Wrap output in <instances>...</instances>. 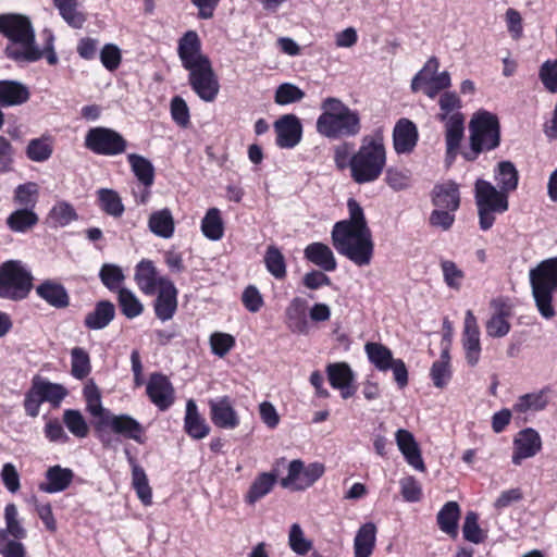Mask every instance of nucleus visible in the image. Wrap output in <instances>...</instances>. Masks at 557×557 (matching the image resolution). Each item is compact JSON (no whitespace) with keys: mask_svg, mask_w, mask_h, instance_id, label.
<instances>
[{"mask_svg":"<svg viewBox=\"0 0 557 557\" xmlns=\"http://www.w3.org/2000/svg\"><path fill=\"white\" fill-rule=\"evenodd\" d=\"M85 147L97 154L117 156L126 150L127 143L114 129L94 127L85 136Z\"/></svg>","mask_w":557,"mask_h":557,"instance_id":"obj_11","label":"nucleus"},{"mask_svg":"<svg viewBox=\"0 0 557 557\" xmlns=\"http://www.w3.org/2000/svg\"><path fill=\"white\" fill-rule=\"evenodd\" d=\"M510 323L504 312H497L486 323V333L491 337H504L510 331Z\"/></svg>","mask_w":557,"mask_h":557,"instance_id":"obj_63","label":"nucleus"},{"mask_svg":"<svg viewBox=\"0 0 557 557\" xmlns=\"http://www.w3.org/2000/svg\"><path fill=\"white\" fill-rule=\"evenodd\" d=\"M460 518V507L457 502L446 503L437 513L436 520L438 528L444 533L456 537L458 534V520Z\"/></svg>","mask_w":557,"mask_h":557,"instance_id":"obj_36","label":"nucleus"},{"mask_svg":"<svg viewBox=\"0 0 557 557\" xmlns=\"http://www.w3.org/2000/svg\"><path fill=\"white\" fill-rule=\"evenodd\" d=\"M288 544L292 550L298 555H306L312 547V543L306 539L301 527L294 523L288 534Z\"/></svg>","mask_w":557,"mask_h":557,"instance_id":"obj_59","label":"nucleus"},{"mask_svg":"<svg viewBox=\"0 0 557 557\" xmlns=\"http://www.w3.org/2000/svg\"><path fill=\"white\" fill-rule=\"evenodd\" d=\"M304 256L309 262L326 272H332L337 267L332 249L320 242L309 244L304 250Z\"/></svg>","mask_w":557,"mask_h":557,"instance_id":"obj_27","label":"nucleus"},{"mask_svg":"<svg viewBox=\"0 0 557 557\" xmlns=\"http://www.w3.org/2000/svg\"><path fill=\"white\" fill-rule=\"evenodd\" d=\"M276 145L280 148L292 149L302 137V125L295 114H285L274 123Z\"/></svg>","mask_w":557,"mask_h":557,"instance_id":"obj_13","label":"nucleus"},{"mask_svg":"<svg viewBox=\"0 0 557 557\" xmlns=\"http://www.w3.org/2000/svg\"><path fill=\"white\" fill-rule=\"evenodd\" d=\"M474 199L482 231L490 230L495 222L496 214H502L509 208L508 194L482 178L475 181Z\"/></svg>","mask_w":557,"mask_h":557,"instance_id":"obj_8","label":"nucleus"},{"mask_svg":"<svg viewBox=\"0 0 557 557\" xmlns=\"http://www.w3.org/2000/svg\"><path fill=\"white\" fill-rule=\"evenodd\" d=\"M102 210L114 218H119L124 212V205L121 197L112 189H100L98 191Z\"/></svg>","mask_w":557,"mask_h":557,"instance_id":"obj_53","label":"nucleus"},{"mask_svg":"<svg viewBox=\"0 0 557 557\" xmlns=\"http://www.w3.org/2000/svg\"><path fill=\"white\" fill-rule=\"evenodd\" d=\"M39 221L37 213L29 208H21L13 211L7 218L8 227L14 233H26Z\"/></svg>","mask_w":557,"mask_h":557,"instance_id":"obj_38","label":"nucleus"},{"mask_svg":"<svg viewBox=\"0 0 557 557\" xmlns=\"http://www.w3.org/2000/svg\"><path fill=\"white\" fill-rule=\"evenodd\" d=\"M430 375L433 384L438 388H443L448 384L451 377L448 349L442 350L440 359L432 364Z\"/></svg>","mask_w":557,"mask_h":557,"instance_id":"obj_45","label":"nucleus"},{"mask_svg":"<svg viewBox=\"0 0 557 557\" xmlns=\"http://www.w3.org/2000/svg\"><path fill=\"white\" fill-rule=\"evenodd\" d=\"M78 218L74 207L64 200L57 201L50 209L47 223L51 227H65Z\"/></svg>","mask_w":557,"mask_h":557,"instance_id":"obj_37","label":"nucleus"},{"mask_svg":"<svg viewBox=\"0 0 557 557\" xmlns=\"http://www.w3.org/2000/svg\"><path fill=\"white\" fill-rule=\"evenodd\" d=\"M36 294L48 305L54 308H65L70 304V297L65 287L55 281L46 280L36 287Z\"/></svg>","mask_w":557,"mask_h":557,"instance_id":"obj_28","label":"nucleus"},{"mask_svg":"<svg viewBox=\"0 0 557 557\" xmlns=\"http://www.w3.org/2000/svg\"><path fill=\"white\" fill-rule=\"evenodd\" d=\"M5 527L0 529V541L24 540L27 537V530L20 519L15 504H7L3 511Z\"/></svg>","mask_w":557,"mask_h":557,"instance_id":"obj_25","label":"nucleus"},{"mask_svg":"<svg viewBox=\"0 0 557 557\" xmlns=\"http://www.w3.org/2000/svg\"><path fill=\"white\" fill-rule=\"evenodd\" d=\"M209 408L210 418L218 428L233 430L239 425V417L228 396L209 400Z\"/></svg>","mask_w":557,"mask_h":557,"instance_id":"obj_17","label":"nucleus"},{"mask_svg":"<svg viewBox=\"0 0 557 557\" xmlns=\"http://www.w3.org/2000/svg\"><path fill=\"white\" fill-rule=\"evenodd\" d=\"M15 149L12 143L0 135V173H9L14 170Z\"/></svg>","mask_w":557,"mask_h":557,"instance_id":"obj_62","label":"nucleus"},{"mask_svg":"<svg viewBox=\"0 0 557 557\" xmlns=\"http://www.w3.org/2000/svg\"><path fill=\"white\" fill-rule=\"evenodd\" d=\"M117 302L122 313L127 319H135L139 317L144 311V305L135 295V293L128 288H123L119 290Z\"/></svg>","mask_w":557,"mask_h":557,"instance_id":"obj_46","label":"nucleus"},{"mask_svg":"<svg viewBox=\"0 0 557 557\" xmlns=\"http://www.w3.org/2000/svg\"><path fill=\"white\" fill-rule=\"evenodd\" d=\"M395 440L406 461L416 470L424 471L425 466L413 434L408 430L399 429L395 434Z\"/></svg>","mask_w":557,"mask_h":557,"instance_id":"obj_21","label":"nucleus"},{"mask_svg":"<svg viewBox=\"0 0 557 557\" xmlns=\"http://www.w3.org/2000/svg\"><path fill=\"white\" fill-rule=\"evenodd\" d=\"M33 380L44 401L58 406L67 394L66 389L61 384L48 382L39 376H35Z\"/></svg>","mask_w":557,"mask_h":557,"instance_id":"obj_49","label":"nucleus"},{"mask_svg":"<svg viewBox=\"0 0 557 557\" xmlns=\"http://www.w3.org/2000/svg\"><path fill=\"white\" fill-rule=\"evenodd\" d=\"M264 263L267 270L277 280L284 278L286 275V263L283 253L275 246H269L265 256Z\"/></svg>","mask_w":557,"mask_h":557,"instance_id":"obj_51","label":"nucleus"},{"mask_svg":"<svg viewBox=\"0 0 557 557\" xmlns=\"http://www.w3.org/2000/svg\"><path fill=\"white\" fill-rule=\"evenodd\" d=\"M185 432L195 440H201L209 435L210 426L206 419L198 412L196 401L188 399L184 418Z\"/></svg>","mask_w":557,"mask_h":557,"instance_id":"obj_26","label":"nucleus"},{"mask_svg":"<svg viewBox=\"0 0 557 557\" xmlns=\"http://www.w3.org/2000/svg\"><path fill=\"white\" fill-rule=\"evenodd\" d=\"M211 351L213 355L223 358L235 346V337L228 333L214 332L209 338Z\"/></svg>","mask_w":557,"mask_h":557,"instance_id":"obj_57","label":"nucleus"},{"mask_svg":"<svg viewBox=\"0 0 557 557\" xmlns=\"http://www.w3.org/2000/svg\"><path fill=\"white\" fill-rule=\"evenodd\" d=\"M376 540V527L372 522L359 528L354 540L355 557H370Z\"/></svg>","mask_w":557,"mask_h":557,"instance_id":"obj_33","label":"nucleus"},{"mask_svg":"<svg viewBox=\"0 0 557 557\" xmlns=\"http://www.w3.org/2000/svg\"><path fill=\"white\" fill-rule=\"evenodd\" d=\"M26 157L33 162H46L53 153V138L41 136L28 141L25 149Z\"/></svg>","mask_w":557,"mask_h":557,"instance_id":"obj_40","label":"nucleus"},{"mask_svg":"<svg viewBox=\"0 0 557 557\" xmlns=\"http://www.w3.org/2000/svg\"><path fill=\"white\" fill-rule=\"evenodd\" d=\"M101 423L109 426L113 433L138 444L146 442L145 428L129 414H107L102 418Z\"/></svg>","mask_w":557,"mask_h":557,"instance_id":"obj_12","label":"nucleus"},{"mask_svg":"<svg viewBox=\"0 0 557 557\" xmlns=\"http://www.w3.org/2000/svg\"><path fill=\"white\" fill-rule=\"evenodd\" d=\"M512 463L520 465L523 459L535 456L542 448L540 434L533 429H525L513 440Z\"/></svg>","mask_w":557,"mask_h":557,"instance_id":"obj_19","label":"nucleus"},{"mask_svg":"<svg viewBox=\"0 0 557 557\" xmlns=\"http://www.w3.org/2000/svg\"><path fill=\"white\" fill-rule=\"evenodd\" d=\"M386 160L384 132L380 127L364 135L358 150L351 154L350 177L357 184L375 182L382 175Z\"/></svg>","mask_w":557,"mask_h":557,"instance_id":"obj_5","label":"nucleus"},{"mask_svg":"<svg viewBox=\"0 0 557 557\" xmlns=\"http://www.w3.org/2000/svg\"><path fill=\"white\" fill-rule=\"evenodd\" d=\"M63 421L69 431L76 437L84 438L88 435V425L78 410H65Z\"/></svg>","mask_w":557,"mask_h":557,"instance_id":"obj_56","label":"nucleus"},{"mask_svg":"<svg viewBox=\"0 0 557 557\" xmlns=\"http://www.w3.org/2000/svg\"><path fill=\"white\" fill-rule=\"evenodd\" d=\"M451 85L450 74L447 71L441 72L437 75L430 76V78L422 79V87L420 90L431 99L435 98L441 90L449 88Z\"/></svg>","mask_w":557,"mask_h":557,"instance_id":"obj_54","label":"nucleus"},{"mask_svg":"<svg viewBox=\"0 0 557 557\" xmlns=\"http://www.w3.org/2000/svg\"><path fill=\"white\" fill-rule=\"evenodd\" d=\"M469 129L471 151L465 153L467 160L473 161L480 152L499 146L500 127L495 114L487 111L478 112L471 119Z\"/></svg>","mask_w":557,"mask_h":557,"instance_id":"obj_9","label":"nucleus"},{"mask_svg":"<svg viewBox=\"0 0 557 557\" xmlns=\"http://www.w3.org/2000/svg\"><path fill=\"white\" fill-rule=\"evenodd\" d=\"M462 533L467 541L479 544L483 542L484 535L478 523V515L473 511H469L465 518Z\"/></svg>","mask_w":557,"mask_h":557,"instance_id":"obj_61","label":"nucleus"},{"mask_svg":"<svg viewBox=\"0 0 557 557\" xmlns=\"http://www.w3.org/2000/svg\"><path fill=\"white\" fill-rule=\"evenodd\" d=\"M39 187L35 182L20 184L14 189V201L24 208L33 209L38 199Z\"/></svg>","mask_w":557,"mask_h":557,"instance_id":"obj_52","label":"nucleus"},{"mask_svg":"<svg viewBox=\"0 0 557 557\" xmlns=\"http://www.w3.org/2000/svg\"><path fill=\"white\" fill-rule=\"evenodd\" d=\"M549 393L550 388L546 386L537 392L521 395L515 403L513 410L519 413L544 410L548 405Z\"/></svg>","mask_w":557,"mask_h":557,"instance_id":"obj_34","label":"nucleus"},{"mask_svg":"<svg viewBox=\"0 0 557 557\" xmlns=\"http://www.w3.org/2000/svg\"><path fill=\"white\" fill-rule=\"evenodd\" d=\"M364 351L370 362L380 371L389 370L396 360L393 358L391 349L380 343H367Z\"/></svg>","mask_w":557,"mask_h":557,"instance_id":"obj_42","label":"nucleus"},{"mask_svg":"<svg viewBox=\"0 0 557 557\" xmlns=\"http://www.w3.org/2000/svg\"><path fill=\"white\" fill-rule=\"evenodd\" d=\"M131 170L136 176L140 185L152 186L154 182V168L150 160L137 154L129 153L127 156Z\"/></svg>","mask_w":557,"mask_h":557,"instance_id":"obj_39","label":"nucleus"},{"mask_svg":"<svg viewBox=\"0 0 557 557\" xmlns=\"http://www.w3.org/2000/svg\"><path fill=\"white\" fill-rule=\"evenodd\" d=\"M494 180L498 189L508 194L516 190L519 182V174L515 164L510 161H502L494 170Z\"/></svg>","mask_w":557,"mask_h":557,"instance_id":"obj_35","label":"nucleus"},{"mask_svg":"<svg viewBox=\"0 0 557 557\" xmlns=\"http://www.w3.org/2000/svg\"><path fill=\"white\" fill-rule=\"evenodd\" d=\"M177 52L182 65L189 72V84L197 96L206 101H213L220 90L219 81L211 62L201 52V44L196 32L189 30L178 41Z\"/></svg>","mask_w":557,"mask_h":557,"instance_id":"obj_2","label":"nucleus"},{"mask_svg":"<svg viewBox=\"0 0 557 557\" xmlns=\"http://www.w3.org/2000/svg\"><path fill=\"white\" fill-rule=\"evenodd\" d=\"M149 231L161 238L169 239L175 231L174 218L170 209L154 211L148 219Z\"/></svg>","mask_w":557,"mask_h":557,"instance_id":"obj_32","label":"nucleus"},{"mask_svg":"<svg viewBox=\"0 0 557 557\" xmlns=\"http://www.w3.org/2000/svg\"><path fill=\"white\" fill-rule=\"evenodd\" d=\"M0 34L8 39L4 48L8 59L17 63H32L42 58L28 16L20 13L0 14Z\"/></svg>","mask_w":557,"mask_h":557,"instance_id":"obj_3","label":"nucleus"},{"mask_svg":"<svg viewBox=\"0 0 557 557\" xmlns=\"http://www.w3.org/2000/svg\"><path fill=\"white\" fill-rule=\"evenodd\" d=\"M46 481L38 485L41 492L55 494L65 491L74 479V472L70 468L59 465L49 467L45 473Z\"/></svg>","mask_w":557,"mask_h":557,"instance_id":"obj_20","label":"nucleus"},{"mask_svg":"<svg viewBox=\"0 0 557 557\" xmlns=\"http://www.w3.org/2000/svg\"><path fill=\"white\" fill-rule=\"evenodd\" d=\"M276 482V474L271 472L260 473L251 483L247 494L246 503L252 505L265 495H268Z\"/></svg>","mask_w":557,"mask_h":557,"instance_id":"obj_41","label":"nucleus"},{"mask_svg":"<svg viewBox=\"0 0 557 557\" xmlns=\"http://www.w3.org/2000/svg\"><path fill=\"white\" fill-rule=\"evenodd\" d=\"M419 140L417 125L409 119H399L393 129V146L398 154L410 153Z\"/></svg>","mask_w":557,"mask_h":557,"instance_id":"obj_18","label":"nucleus"},{"mask_svg":"<svg viewBox=\"0 0 557 557\" xmlns=\"http://www.w3.org/2000/svg\"><path fill=\"white\" fill-rule=\"evenodd\" d=\"M432 202L436 208L457 211L460 206L458 185L451 181L436 185L432 191Z\"/></svg>","mask_w":557,"mask_h":557,"instance_id":"obj_24","label":"nucleus"},{"mask_svg":"<svg viewBox=\"0 0 557 557\" xmlns=\"http://www.w3.org/2000/svg\"><path fill=\"white\" fill-rule=\"evenodd\" d=\"M33 274L21 260H8L0 265V298L18 301L33 288Z\"/></svg>","mask_w":557,"mask_h":557,"instance_id":"obj_10","label":"nucleus"},{"mask_svg":"<svg viewBox=\"0 0 557 557\" xmlns=\"http://www.w3.org/2000/svg\"><path fill=\"white\" fill-rule=\"evenodd\" d=\"M125 455L132 468V486L143 505L150 506L152 504V490L149 485L147 474L144 468L140 467L136 459L131 455L128 449H125Z\"/></svg>","mask_w":557,"mask_h":557,"instance_id":"obj_23","label":"nucleus"},{"mask_svg":"<svg viewBox=\"0 0 557 557\" xmlns=\"http://www.w3.org/2000/svg\"><path fill=\"white\" fill-rule=\"evenodd\" d=\"M321 114L317 119V132L332 140L351 138L360 134L361 116L343 100L335 97L323 99Z\"/></svg>","mask_w":557,"mask_h":557,"instance_id":"obj_4","label":"nucleus"},{"mask_svg":"<svg viewBox=\"0 0 557 557\" xmlns=\"http://www.w3.org/2000/svg\"><path fill=\"white\" fill-rule=\"evenodd\" d=\"M539 77L544 87L553 94L557 92V60H546L540 67Z\"/></svg>","mask_w":557,"mask_h":557,"instance_id":"obj_60","label":"nucleus"},{"mask_svg":"<svg viewBox=\"0 0 557 557\" xmlns=\"http://www.w3.org/2000/svg\"><path fill=\"white\" fill-rule=\"evenodd\" d=\"M63 20L74 28H81L85 23V15L77 10V0H53Z\"/></svg>","mask_w":557,"mask_h":557,"instance_id":"obj_47","label":"nucleus"},{"mask_svg":"<svg viewBox=\"0 0 557 557\" xmlns=\"http://www.w3.org/2000/svg\"><path fill=\"white\" fill-rule=\"evenodd\" d=\"M115 317V307L109 300L98 301L92 311L86 314L84 325L88 330H102L107 327Z\"/></svg>","mask_w":557,"mask_h":557,"instance_id":"obj_30","label":"nucleus"},{"mask_svg":"<svg viewBox=\"0 0 557 557\" xmlns=\"http://www.w3.org/2000/svg\"><path fill=\"white\" fill-rule=\"evenodd\" d=\"M326 373L330 384L333 388L345 387L351 385L355 380V374L346 362L330 363L326 367Z\"/></svg>","mask_w":557,"mask_h":557,"instance_id":"obj_44","label":"nucleus"},{"mask_svg":"<svg viewBox=\"0 0 557 557\" xmlns=\"http://www.w3.org/2000/svg\"><path fill=\"white\" fill-rule=\"evenodd\" d=\"M438 106L437 119L445 123L446 154L454 159L465 131V116L460 112L461 100L456 92L445 91L438 99Z\"/></svg>","mask_w":557,"mask_h":557,"instance_id":"obj_7","label":"nucleus"},{"mask_svg":"<svg viewBox=\"0 0 557 557\" xmlns=\"http://www.w3.org/2000/svg\"><path fill=\"white\" fill-rule=\"evenodd\" d=\"M30 92L27 86L17 81H0V106L15 107L28 101Z\"/></svg>","mask_w":557,"mask_h":557,"instance_id":"obj_29","label":"nucleus"},{"mask_svg":"<svg viewBox=\"0 0 557 557\" xmlns=\"http://www.w3.org/2000/svg\"><path fill=\"white\" fill-rule=\"evenodd\" d=\"M287 326L293 333L308 334L309 323L306 317V300L295 297L286 308Z\"/></svg>","mask_w":557,"mask_h":557,"instance_id":"obj_31","label":"nucleus"},{"mask_svg":"<svg viewBox=\"0 0 557 557\" xmlns=\"http://www.w3.org/2000/svg\"><path fill=\"white\" fill-rule=\"evenodd\" d=\"M154 300V313L162 322L173 318L177 309V288L171 280H162Z\"/></svg>","mask_w":557,"mask_h":557,"instance_id":"obj_16","label":"nucleus"},{"mask_svg":"<svg viewBox=\"0 0 557 557\" xmlns=\"http://www.w3.org/2000/svg\"><path fill=\"white\" fill-rule=\"evenodd\" d=\"M305 92L292 83L281 84L276 90L274 100L280 106H286L302 100Z\"/></svg>","mask_w":557,"mask_h":557,"instance_id":"obj_58","label":"nucleus"},{"mask_svg":"<svg viewBox=\"0 0 557 557\" xmlns=\"http://www.w3.org/2000/svg\"><path fill=\"white\" fill-rule=\"evenodd\" d=\"M349 218L334 224L331 237L336 251L358 267L371 263L374 252L372 232L356 199L347 201Z\"/></svg>","mask_w":557,"mask_h":557,"instance_id":"obj_1","label":"nucleus"},{"mask_svg":"<svg viewBox=\"0 0 557 557\" xmlns=\"http://www.w3.org/2000/svg\"><path fill=\"white\" fill-rule=\"evenodd\" d=\"M441 270L445 284L454 290H459L465 280V272L451 260H442Z\"/></svg>","mask_w":557,"mask_h":557,"instance_id":"obj_55","label":"nucleus"},{"mask_svg":"<svg viewBox=\"0 0 557 557\" xmlns=\"http://www.w3.org/2000/svg\"><path fill=\"white\" fill-rule=\"evenodd\" d=\"M91 371L90 357L82 347L71 350V373L75 379L83 380Z\"/></svg>","mask_w":557,"mask_h":557,"instance_id":"obj_50","label":"nucleus"},{"mask_svg":"<svg viewBox=\"0 0 557 557\" xmlns=\"http://www.w3.org/2000/svg\"><path fill=\"white\" fill-rule=\"evenodd\" d=\"M147 395L151 403L161 411L169 409L174 403V387L170 380L160 373H153L147 383Z\"/></svg>","mask_w":557,"mask_h":557,"instance_id":"obj_15","label":"nucleus"},{"mask_svg":"<svg viewBox=\"0 0 557 557\" xmlns=\"http://www.w3.org/2000/svg\"><path fill=\"white\" fill-rule=\"evenodd\" d=\"M84 397L86 399L87 410L94 417H104V409L101 404V396L98 387L95 384L86 385L84 388Z\"/></svg>","mask_w":557,"mask_h":557,"instance_id":"obj_64","label":"nucleus"},{"mask_svg":"<svg viewBox=\"0 0 557 557\" xmlns=\"http://www.w3.org/2000/svg\"><path fill=\"white\" fill-rule=\"evenodd\" d=\"M134 280L138 288L146 295H153L160 288L162 280H169L165 276H160L158 271L150 260H141L135 270Z\"/></svg>","mask_w":557,"mask_h":557,"instance_id":"obj_22","label":"nucleus"},{"mask_svg":"<svg viewBox=\"0 0 557 557\" xmlns=\"http://www.w3.org/2000/svg\"><path fill=\"white\" fill-rule=\"evenodd\" d=\"M462 347L467 363L471 367H475L480 361L481 343L480 330L471 310H468L465 315Z\"/></svg>","mask_w":557,"mask_h":557,"instance_id":"obj_14","label":"nucleus"},{"mask_svg":"<svg viewBox=\"0 0 557 557\" xmlns=\"http://www.w3.org/2000/svg\"><path fill=\"white\" fill-rule=\"evenodd\" d=\"M201 231L210 240H219L223 237L224 225L218 208H211L207 211L201 221Z\"/></svg>","mask_w":557,"mask_h":557,"instance_id":"obj_43","label":"nucleus"},{"mask_svg":"<svg viewBox=\"0 0 557 557\" xmlns=\"http://www.w3.org/2000/svg\"><path fill=\"white\" fill-rule=\"evenodd\" d=\"M535 307L542 318L550 320L556 315L553 295L557 292V257L540 262L529 272Z\"/></svg>","mask_w":557,"mask_h":557,"instance_id":"obj_6","label":"nucleus"},{"mask_svg":"<svg viewBox=\"0 0 557 557\" xmlns=\"http://www.w3.org/2000/svg\"><path fill=\"white\" fill-rule=\"evenodd\" d=\"M99 277L102 284L111 292L119 293L120 289H123L122 284L125 280V275L123 270L113 263H104L100 271Z\"/></svg>","mask_w":557,"mask_h":557,"instance_id":"obj_48","label":"nucleus"}]
</instances>
